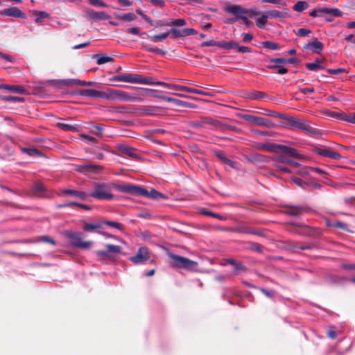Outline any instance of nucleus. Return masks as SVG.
<instances>
[{
    "label": "nucleus",
    "instance_id": "nucleus-16",
    "mask_svg": "<svg viewBox=\"0 0 355 355\" xmlns=\"http://www.w3.org/2000/svg\"><path fill=\"white\" fill-rule=\"evenodd\" d=\"M318 153L320 155L331 157L334 159H339L341 157L340 154L326 148L320 149Z\"/></svg>",
    "mask_w": 355,
    "mask_h": 355
},
{
    "label": "nucleus",
    "instance_id": "nucleus-6",
    "mask_svg": "<svg viewBox=\"0 0 355 355\" xmlns=\"http://www.w3.org/2000/svg\"><path fill=\"white\" fill-rule=\"evenodd\" d=\"M139 75L134 73H123L114 76L112 80L116 81H123L131 83H138L141 82L139 79Z\"/></svg>",
    "mask_w": 355,
    "mask_h": 355
},
{
    "label": "nucleus",
    "instance_id": "nucleus-43",
    "mask_svg": "<svg viewBox=\"0 0 355 355\" xmlns=\"http://www.w3.org/2000/svg\"><path fill=\"white\" fill-rule=\"evenodd\" d=\"M235 231L243 234H257V232L251 230L249 227L245 226H239L236 228Z\"/></svg>",
    "mask_w": 355,
    "mask_h": 355
},
{
    "label": "nucleus",
    "instance_id": "nucleus-48",
    "mask_svg": "<svg viewBox=\"0 0 355 355\" xmlns=\"http://www.w3.org/2000/svg\"><path fill=\"white\" fill-rule=\"evenodd\" d=\"M87 1L93 6H100V7H107V3L103 2V0H87Z\"/></svg>",
    "mask_w": 355,
    "mask_h": 355
},
{
    "label": "nucleus",
    "instance_id": "nucleus-18",
    "mask_svg": "<svg viewBox=\"0 0 355 355\" xmlns=\"http://www.w3.org/2000/svg\"><path fill=\"white\" fill-rule=\"evenodd\" d=\"M281 149L285 154L295 158H301L302 156L299 154L294 148H288L285 146H279V148Z\"/></svg>",
    "mask_w": 355,
    "mask_h": 355
},
{
    "label": "nucleus",
    "instance_id": "nucleus-2",
    "mask_svg": "<svg viewBox=\"0 0 355 355\" xmlns=\"http://www.w3.org/2000/svg\"><path fill=\"white\" fill-rule=\"evenodd\" d=\"M169 257L173 260L171 264L175 267L193 270L198 266V263L196 261L190 260L187 258L172 254H169Z\"/></svg>",
    "mask_w": 355,
    "mask_h": 355
},
{
    "label": "nucleus",
    "instance_id": "nucleus-14",
    "mask_svg": "<svg viewBox=\"0 0 355 355\" xmlns=\"http://www.w3.org/2000/svg\"><path fill=\"white\" fill-rule=\"evenodd\" d=\"M0 88H3L10 92L21 94H24L26 92L25 88L21 85H9L3 84L0 85Z\"/></svg>",
    "mask_w": 355,
    "mask_h": 355
},
{
    "label": "nucleus",
    "instance_id": "nucleus-22",
    "mask_svg": "<svg viewBox=\"0 0 355 355\" xmlns=\"http://www.w3.org/2000/svg\"><path fill=\"white\" fill-rule=\"evenodd\" d=\"M268 18L280 19L287 16V12H280L276 10L268 11L266 12Z\"/></svg>",
    "mask_w": 355,
    "mask_h": 355
},
{
    "label": "nucleus",
    "instance_id": "nucleus-20",
    "mask_svg": "<svg viewBox=\"0 0 355 355\" xmlns=\"http://www.w3.org/2000/svg\"><path fill=\"white\" fill-rule=\"evenodd\" d=\"M268 19V17L266 12L261 13L260 17L255 18L256 25L261 29L265 28Z\"/></svg>",
    "mask_w": 355,
    "mask_h": 355
},
{
    "label": "nucleus",
    "instance_id": "nucleus-63",
    "mask_svg": "<svg viewBox=\"0 0 355 355\" xmlns=\"http://www.w3.org/2000/svg\"><path fill=\"white\" fill-rule=\"evenodd\" d=\"M149 1L156 6H159L161 7H164L165 6V3L163 0H149Z\"/></svg>",
    "mask_w": 355,
    "mask_h": 355
},
{
    "label": "nucleus",
    "instance_id": "nucleus-15",
    "mask_svg": "<svg viewBox=\"0 0 355 355\" xmlns=\"http://www.w3.org/2000/svg\"><path fill=\"white\" fill-rule=\"evenodd\" d=\"M305 47L314 53H319L323 49V44L315 40L313 42L307 44Z\"/></svg>",
    "mask_w": 355,
    "mask_h": 355
},
{
    "label": "nucleus",
    "instance_id": "nucleus-8",
    "mask_svg": "<svg viewBox=\"0 0 355 355\" xmlns=\"http://www.w3.org/2000/svg\"><path fill=\"white\" fill-rule=\"evenodd\" d=\"M115 188L119 191L129 194L140 196L141 187L133 186L131 184L116 185Z\"/></svg>",
    "mask_w": 355,
    "mask_h": 355
},
{
    "label": "nucleus",
    "instance_id": "nucleus-57",
    "mask_svg": "<svg viewBox=\"0 0 355 355\" xmlns=\"http://www.w3.org/2000/svg\"><path fill=\"white\" fill-rule=\"evenodd\" d=\"M291 180L294 184H297L299 187H302L305 184V182L300 178L292 177Z\"/></svg>",
    "mask_w": 355,
    "mask_h": 355
},
{
    "label": "nucleus",
    "instance_id": "nucleus-36",
    "mask_svg": "<svg viewBox=\"0 0 355 355\" xmlns=\"http://www.w3.org/2000/svg\"><path fill=\"white\" fill-rule=\"evenodd\" d=\"M96 57H98L97 59V64H103L107 62H112L113 60V58L107 55H95Z\"/></svg>",
    "mask_w": 355,
    "mask_h": 355
},
{
    "label": "nucleus",
    "instance_id": "nucleus-42",
    "mask_svg": "<svg viewBox=\"0 0 355 355\" xmlns=\"http://www.w3.org/2000/svg\"><path fill=\"white\" fill-rule=\"evenodd\" d=\"M169 35V33H164L160 35H153L150 37V39L153 42H162L165 40Z\"/></svg>",
    "mask_w": 355,
    "mask_h": 355
},
{
    "label": "nucleus",
    "instance_id": "nucleus-50",
    "mask_svg": "<svg viewBox=\"0 0 355 355\" xmlns=\"http://www.w3.org/2000/svg\"><path fill=\"white\" fill-rule=\"evenodd\" d=\"M37 241H42V242H44V243H51L52 245H55V242L54 240H53L52 239L46 236H40L37 240Z\"/></svg>",
    "mask_w": 355,
    "mask_h": 355
},
{
    "label": "nucleus",
    "instance_id": "nucleus-30",
    "mask_svg": "<svg viewBox=\"0 0 355 355\" xmlns=\"http://www.w3.org/2000/svg\"><path fill=\"white\" fill-rule=\"evenodd\" d=\"M119 149L123 154L128 155L130 156H134V149L126 145H121L119 146Z\"/></svg>",
    "mask_w": 355,
    "mask_h": 355
},
{
    "label": "nucleus",
    "instance_id": "nucleus-39",
    "mask_svg": "<svg viewBox=\"0 0 355 355\" xmlns=\"http://www.w3.org/2000/svg\"><path fill=\"white\" fill-rule=\"evenodd\" d=\"M156 85H162V86L166 87L168 88L174 89H177V90H180V87H183V86H182V85L169 84V83H167L165 82H162V81H157Z\"/></svg>",
    "mask_w": 355,
    "mask_h": 355
},
{
    "label": "nucleus",
    "instance_id": "nucleus-61",
    "mask_svg": "<svg viewBox=\"0 0 355 355\" xmlns=\"http://www.w3.org/2000/svg\"><path fill=\"white\" fill-rule=\"evenodd\" d=\"M127 33L134 35H141L139 30L137 28H130L126 30Z\"/></svg>",
    "mask_w": 355,
    "mask_h": 355
},
{
    "label": "nucleus",
    "instance_id": "nucleus-54",
    "mask_svg": "<svg viewBox=\"0 0 355 355\" xmlns=\"http://www.w3.org/2000/svg\"><path fill=\"white\" fill-rule=\"evenodd\" d=\"M184 37L197 34V31L191 28H183Z\"/></svg>",
    "mask_w": 355,
    "mask_h": 355
},
{
    "label": "nucleus",
    "instance_id": "nucleus-49",
    "mask_svg": "<svg viewBox=\"0 0 355 355\" xmlns=\"http://www.w3.org/2000/svg\"><path fill=\"white\" fill-rule=\"evenodd\" d=\"M310 33L311 31L306 28H299L296 32V34L301 37L308 36Z\"/></svg>",
    "mask_w": 355,
    "mask_h": 355
},
{
    "label": "nucleus",
    "instance_id": "nucleus-52",
    "mask_svg": "<svg viewBox=\"0 0 355 355\" xmlns=\"http://www.w3.org/2000/svg\"><path fill=\"white\" fill-rule=\"evenodd\" d=\"M270 63L271 64H277L278 65V64L286 63V59L282 58H272V59L270 60Z\"/></svg>",
    "mask_w": 355,
    "mask_h": 355
},
{
    "label": "nucleus",
    "instance_id": "nucleus-21",
    "mask_svg": "<svg viewBox=\"0 0 355 355\" xmlns=\"http://www.w3.org/2000/svg\"><path fill=\"white\" fill-rule=\"evenodd\" d=\"M57 125L65 131L76 132L78 130V125L69 124L65 122H59Z\"/></svg>",
    "mask_w": 355,
    "mask_h": 355
},
{
    "label": "nucleus",
    "instance_id": "nucleus-37",
    "mask_svg": "<svg viewBox=\"0 0 355 355\" xmlns=\"http://www.w3.org/2000/svg\"><path fill=\"white\" fill-rule=\"evenodd\" d=\"M139 79L141 82H138V84H144V85H156V82L153 81V78L148 77H143L139 75Z\"/></svg>",
    "mask_w": 355,
    "mask_h": 355
},
{
    "label": "nucleus",
    "instance_id": "nucleus-33",
    "mask_svg": "<svg viewBox=\"0 0 355 355\" xmlns=\"http://www.w3.org/2000/svg\"><path fill=\"white\" fill-rule=\"evenodd\" d=\"M107 248L110 254H119L121 251V248L119 245H115L112 244H107L105 245Z\"/></svg>",
    "mask_w": 355,
    "mask_h": 355
},
{
    "label": "nucleus",
    "instance_id": "nucleus-13",
    "mask_svg": "<svg viewBox=\"0 0 355 355\" xmlns=\"http://www.w3.org/2000/svg\"><path fill=\"white\" fill-rule=\"evenodd\" d=\"M318 11L320 16L322 14H329L335 17H342L343 12L337 8H318Z\"/></svg>",
    "mask_w": 355,
    "mask_h": 355
},
{
    "label": "nucleus",
    "instance_id": "nucleus-25",
    "mask_svg": "<svg viewBox=\"0 0 355 355\" xmlns=\"http://www.w3.org/2000/svg\"><path fill=\"white\" fill-rule=\"evenodd\" d=\"M309 7V3L304 1H297L293 7L296 12H302Z\"/></svg>",
    "mask_w": 355,
    "mask_h": 355
},
{
    "label": "nucleus",
    "instance_id": "nucleus-64",
    "mask_svg": "<svg viewBox=\"0 0 355 355\" xmlns=\"http://www.w3.org/2000/svg\"><path fill=\"white\" fill-rule=\"evenodd\" d=\"M345 40L348 42L355 44V35L353 34L349 35L348 36L345 37Z\"/></svg>",
    "mask_w": 355,
    "mask_h": 355
},
{
    "label": "nucleus",
    "instance_id": "nucleus-47",
    "mask_svg": "<svg viewBox=\"0 0 355 355\" xmlns=\"http://www.w3.org/2000/svg\"><path fill=\"white\" fill-rule=\"evenodd\" d=\"M101 227V225L100 223L95 224H89L87 223L84 226V230L86 231H92L96 229H99Z\"/></svg>",
    "mask_w": 355,
    "mask_h": 355
},
{
    "label": "nucleus",
    "instance_id": "nucleus-51",
    "mask_svg": "<svg viewBox=\"0 0 355 355\" xmlns=\"http://www.w3.org/2000/svg\"><path fill=\"white\" fill-rule=\"evenodd\" d=\"M24 151L30 156H37L40 155V152L35 148H26Z\"/></svg>",
    "mask_w": 355,
    "mask_h": 355
},
{
    "label": "nucleus",
    "instance_id": "nucleus-46",
    "mask_svg": "<svg viewBox=\"0 0 355 355\" xmlns=\"http://www.w3.org/2000/svg\"><path fill=\"white\" fill-rule=\"evenodd\" d=\"M104 223L107 225H109V226H111V227H113L114 228H116V229L119 230L121 232H123V230H124L123 227L121 225V224L119 223L114 222V221L107 220V221H105Z\"/></svg>",
    "mask_w": 355,
    "mask_h": 355
},
{
    "label": "nucleus",
    "instance_id": "nucleus-23",
    "mask_svg": "<svg viewBox=\"0 0 355 355\" xmlns=\"http://www.w3.org/2000/svg\"><path fill=\"white\" fill-rule=\"evenodd\" d=\"M0 60L3 62V64L4 67L8 68L9 67L8 65L6 64V62L8 63H13L15 60V58L12 55L5 54L0 52Z\"/></svg>",
    "mask_w": 355,
    "mask_h": 355
},
{
    "label": "nucleus",
    "instance_id": "nucleus-44",
    "mask_svg": "<svg viewBox=\"0 0 355 355\" xmlns=\"http://www.w3.org/2000/svg\"><path fill=\"white\" fill-rule=\"evenodd\" d=\"M269 68L277 69V73L279 74H285L288 72V69L286 67L277 64H270Z\"/></svg>",
    "mask_w": 355,
    "mask_h": 355
},
{
    "label": "nucleus",
    "instance_id": "nucleus-7",
    "mask_svg": "<svg viewBox=\"0 0 355 355\" xmlns=\"http://www.w3.org/2000/svg\"><path fill=\"white\" fill-rule=\"evenodd\" d=\"M245 119L252 124L259 126L270 127L271 125V122L268 119L254 115H245Z\"/></svg>",
    "mask_w": 355,
    "mask_h": 355
},
{
    "label": "nucleus",
    "instance_id": "nucleus-1",
    "mask_svg": "<svg viewBox=\"0 0 355 355\" xmlns=\"http://www.w3.org/2000/svg\"><path fill=\"white\" fill-rule=\"evenodd\" d=\"M105 99L111 101H135L139 100V98L130 96L123 90L107 88Z\"/></svg>",
    "mask_w": 355,
    "mask_h": 355
},
{
    "label": "nucleus",
    "instance_id": "nucleus-35",
    "mask_svg": "<svg viewBox=\"0 0 355 355\" xmlns=\"http://www.w3.org/2000/svg\"><path fill=\"white\" fill-rule=\"evenodd\" d=\"M340 119L344 121H348V122H350L352 123H355V112L351 113L349 114L341 113Z\"/></svg>",
    "mask_w": 355,
    "mask_h": 355
},
{
    "label": "nucleus",
    "instance_id": "nucleus-24",
    "mask_svg": "<svg viewBox=\"0 0 355 355\" xmlns=\"http://www.w3.org/2000/svg\"><path fill=\"white\" fill-rule=\"evenodd\" d=\"M180 91L182 92H186L190 94H201V95H205L209 96V94L208 92H205L202 90H198L192 87H189L186 86H183V87H180Z\"/></svg>",
    "mask_w": 355,
    "mask_h": 355
},
{
    "label": "nucleus",
    "instance_id": "nucleus-32",
    "mask_svg": "<svg viewBox=\"0 0 355 355\" xmlns=\"http://www.w3.org/2000/svg\"><path fill=\"white\" fill-rule=\"evenodd\" d=\"M64 193L76 196L81 199H85L87 196V195L85 193L81 192V191H77L75 190L67 189V190L64 191Z\"/></svg>",
    "mask_w": 355,
    "mask_h": 355
},
{
    "label": "nucleus",
    "instance_id": "nucleus-34",
    "mask_svg": "<svg viewBox=\"0 0 355 355\" xmlns=\"http://www.w3.org/2000/svg\"><path fill=\"white\" fill-rule=\"evenodd\" d=\"M171 33L173 38L184 37L183 29L179 30L175 28H171L168 32Z\"/></svg>",
    "mask_w": 355,
    "mask_h": 355
},
{
    "label": "nucleus",
    "instance_id": "nucleus-12",
    "mask_svg": "<svg viewBox=\"0 0 355 355\" xmlns=\"http://www.w3.org/2000/svg\"><path fill=\"white\" fill-rule=\"evenodd\" d=\"M87 15L89 18L94 20L108 19L110 17L108 15L103 11L96 12L94 10H87Z\"/></svg>",
    "mask_w": 355,
    "mask_h": 355
},
{
    "label": "nucleus",
    "instance_id": "nucleus-5",
    "mask_svg": "<svg viewBox=\"0 0 355 355\" xmlns=\"http://www.w3.org/2000/svg\"><path fill=\"white\" fill-rule=\"evenodd\" d=\"M226 13L232 14L237 18H241L248 13V11L239 5H230L224 8Z\"/></svg>",
    "mask_w": 355,
    "mask_h": 355
},
{
    "label": "nucleus",
    "instance_id": "nucleus-31",
    "mask_svg": "<svg viewBox=\"0 0 355 355\" xmlns=\"http://www.w3.org/2000/svg\"><path fill=\"white\" fill-rule=\"evenodd\" d=\"M218 46L223 49H230L237 47V44L234 42H218Z\"/></svg>",
    "mask_w": 355,
    "mask_h": 355
},
{
    "label": "nucleus",
    "instance_id": "nucleus-40",
    "mask_svg": "<svg viewBox=\"0 0 355 355\" xmlns=\"http://www.w3.org/2000/svg\"><path fill=\"white\" fill-rule=\"evenodd\" d=\"M96 254L99 257L100 259H110L112 258L111 254H110L108 250L107 251H103V250H98L96 251Z\"/></svg>",
    "mask_w": 355,
    "mask_h": 355
},
{
    "label": "nucleus",
    "instance_id": "nucleus-17",
    "mask_svg": "<svg viewBox=\"0 0 355 355\" xmlns=\"http://www.w3.org/2000/svg\"><path fill=\"white\" fill-rule=\"evenodd\" d=\"M257 148L262 150L275 152L279 148V146L272 143H266L258 144Z\"/></svg>",
    "mask_w": 355,
    "mask_h": 355
},
{
    "label": "nucleus",
    "instance_id": "nucleus-29",
    "mask_svg": "<svg viewBox=\"0 0 355 355\" xmlns=\"http://www.w3.org/2000/svg\"><path fill=\"white\" fill-rule=\"evenodd\" d=\"M92 245V242L90 241H76L73 243V245L83 249H89Z\"/></svg>",
    "mask_w": 355,
    "mask_h": 355
},
{
    "label": "nucleus",
    "instance_id": "nucleus-41",
    "mask_svg": "<svg viewBox=\"0 0 355 355\" xmlns=\"http://www.w3.org/2000/svg\"><path fill=\"white\" fill-rule=\"evenodd\" d=\"M82 236L83 234L81 233L76 232H71L68 233V236L73 241V243L76 241H80Z\"/></svg>",
    "mask_w": 355,
    "mask_h": 355
},
{
    "label": "nucleus",
    "instance_id": "nucleus-4",
    "mask_svg": "<svg viewBox=\"0 0 355 355\" xmlns=\"http://www.w3.org/2000/svg\"><path fill=\"white\" fill-rule=\"evenodd\" d=\"M150 258L148 250L145 247H141L138 250L137 254L130 258V260L134 263L139 264L146 262Z\"/></svg>",
    "mask_w": 355,
    "mask_h": 355
},
{
    "label": "nucleus",
    "instance_id": "nucleus-9",
    "mask_svg": "<svg viewBox=\"0 0 355 355\" xmlns=\"http://www.w3.org/2000/svg\"><path fill=\"white\" fill-rule=\"evenodd\" d=\"M80 94L87 97L105 99V90L98 91L92 89H86L81 90Z\"/></svg>",
    "mask_w": 355,
    "mask_h": 355
},
{
    "label": "nucleus",
    "instance_id": "nucleus-55",
    "mask_svg": "<svg viewBox=\"0 0 355 355\" xmlns=\"http://www.w3.org/2000/svg\"><path fill=\"white\" fill-rule=\"evenodd\" d=\"M164 98L169 102H173L174 103L175 105H184L185 104V103L178 100V99H175V98H171V97H166L164 96Z\"/></svg>",
    "mask_w": 355,
    "mask_h": 355
},
{
    "label": "nucleus",
    "instance_id": "nucleus-45",
    "mask_svg": "<svg viewBox=\"0 0 355 355\" xmlns=\"http://www.w3.org/2000/svg\"><path fill=\"white\" fill-rule=\"evenodd\" d=\"M262 45L264 47L270 49L276 50V49H279V46L278 45V44L272 42H270V41L263 42L262 43Z\"/></svg>",
    "mask_w": 355,
    "mask_h": 355
},
{
    "label": "nucleus",
    "instance_id": "nucleus-59",
    "mask_svg": "<svg viewBox=\"0 0 355 355\" xmlns=\"http://www.w3.org/2000/svg\"><path fill=\"white\" fill-rule=\"evenodd\" d=\"M174 22V26H183L187 24L185 19H175Z\"/></svg>",
    "mask_w": 355,
    "mask_h": 355
},
{
    "label": "nucleus",
    "instance_id": "nucleus-27",
    "mask_svg": "<svg viewBox=\"0 0 355 355\" xmlns=\"http://www.w3.org/2000/svg\"><path fill=\"white\" fill-rule=\"evenodd\" d=\"M306 67L309 70L318 71V69L322 68V61L318 59L315 62L306 64Z\"/></svg>",
    "mask_w": 355,
    "mask_h": 355
},
{
    "label": "nucleus",
    "instance_id": "nucleus-10",
    "mask_svg": "<svg viewBox=\"0 0 355 355\" xmlns=\"http://www.w3.org/2000/svg\"><path fill=\"white\" fill-rule=\"evenodd\" d=\"M1 14L4 16H10L20 19H25L26 17L25 13H24L21 10H19L17 7H12L10 8L5 9L3 11H1Z\"/></svg>",
    "mask_w": 355,
    "mask_h": 355
},
{
    "label": "nucleus",
    "instance_id": "nucleus-58",
    "mask_svg": "<svg viewBox=\"0 0 355 355\" xmlns=\"http://www.w3.org/2000/svg\"><path fill=\"white\" fill-rule=\"evenodd\" d=\"M261 3H269L272 4H282L283 6H286V3L284 2L282 0H261Z\"/></svg>",
    "mask_w": 355,
    "mask_h": 355
},
{
    "label": "nucleus",
    "instance_id": "nucleus-26",
    "mask_svg": "<svg viewBox=\"0 0 355 355\" xmlns=\"http://www.w3.org/2000/svg\"><path fill=\"white\" fill-rule=\"evenodd\" d=\"M117 19L121 21H132L137 19V17L134 13L129 12L127 14H123L117 16Z\"/></svg>",
    "mask_w": 355,
    "mask_h": 355
},
{
    "label": "nucleus",
    "instance_id": "nucleus-60",
    "mask_svg": "<svg viewBox=\"0 0 355 355\" xmlns=\"http://www.w3.org/2000/svg\"><path fill=\"white\" fill-rule=\"evenodd\" d=\"M237 49L239 52H242V53H250L251 52L250 51V49L248 46H239L237 44Z\"/></svg>",
    "mask_w": 355,
    "mask_h": 355
},
{
    "label": "nucleus",
    "instance_id": "nucleus-62",
    "mask_svg": "<svg viewBox=\"0 0 355 355\" xmlns=\"http://www.w3.org/2000/svg\"><path fill=\"white\" fill-rule=\"evenodd\" d=\"M253 38V35L251 33H245L243 37L244 42H250Z\"/></svg>",
    "mask_w": 355,
    "mask_h": 355
},
{
    "label": "nucleus",
    "instance_id": "nucleus-19",
    "mask_svg": "<svg viewBox=\"0 0 355 355\" xmlns=\"http://www.w3.org/2000/svg\"><path fill=\"white\" fill-rule=\"evenodd\" d=\"M275 161L277 163L288 164L292 165V166H295V167H297L299 166V164L297 162L288 159L284 155H277V156H276L275 157Z\"/></svg>",
    "mask_w": 355,
    "mask_h": 355
},
{
    "label": "nucleus",
    "instance_id": "nucleus-56",
    "mask_svg": "<svg viewBox=\"0 0 355 355\" xmlns=\"http://www.w3.org/2000/svg\"><path fill=\"white\" fill-rule=\"evenodd\" d=\"M218 42H216L213 40H211L206 41V42H204L203 43H202L201 46H202V47L213 46H218Z\"/></svg>",
    "mask_w": 355,
    "mask_h": 355
},
{
    "label": "nucleus",
    "instance_id": "nucleus-53",
    "mask_svg": "<svg viewBox=\"0 0 355 355\" xmlns=\"http://www.w3.org/2000/svg\"><path fill=\"white\" fill-rule=\"evenodd\" d=\"M136 12L137 14H139V15H141L142 17V18L146 21H147L148 23H149L151 26L153 25V21L146 15H145L141 10L139 9H137L136 10Z\"/></svg>",
    "mask_w": 355,
    "mask_h": 355
},
{
    "label": "nucleus",
    "instance_id": "nucleus-11",
    "mask_svg": "<svg viewBox=\"0 0 355 355\" xmlns=\"http://www.w3.org/2000/svg\"><path fill=\"white\" fill-rule=\"evenodd\" d=\"M140 196H146L157 200L166 198V196L163 193L153 189L150 191H147L146 189L141 188Z\"/></svg>",
    "mask_w": 355,
    "mask_h": 355
},
{
    "label": "nucleus",
    "instance_id": "nucleus-38",
    "mask_svg": "<svg viewBox=\"0 0 355 355\" xmlns=\"http://www.w3.org/2000/svg\"><path fill=\"white\" fill-rule=\"evenodd\" d=\"M2 100L5 101H12V102H24V98L18 96H4L0 97Z\"/></svg>",
    "mask_w": 355,
    "mask_h": 355
},
{
    "label": "nucleus",
    "instance_id": "nucleus-28",
    "mask_svg": "<svg viewBox=\"0 0 355 355\" xmlns=\"http://www.w3.org/2000/svg\"><path fill=\"white\" fill-rule=\"evenodd\" d=\"M33 15L37 16V17L35 19V21L37 23L42 22V19L49 17V14L44 11L35 10L33 11Z\"/></svg>",
    "mask_w": 355,
    "mask_h": 355
},
{
    "label": "nucleus",
    "instance_id": "nucleus-3",
    "mask_svg": "<svg viewBox=\"0 0 355 355\" xmlns=\"http://www.w3.org/2000/svg\"><path fill=\"white\" fill-rule=\"evenodd\" d=\"M91 196L100 200H111L113 198L110 187L105 184H97L91 193Z\"/></svg>",
    "mask_w": 355,
    "mask_h": 355
}]
</instances>
